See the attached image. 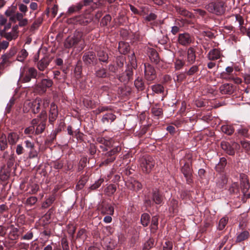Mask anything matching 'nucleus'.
<instances>
[{
  "mask_svg": "<svg viewBox=\"0 0 250 250\" xmlns=\"http://www.w3.org/2000/svg\"><path fill=\"white\" fill-rule=\"evenodd\" d=\"M24 16L25 15L22 13L17 12L14 16L11 17L10 20L15 21V19H16L19 21L22 20Z\"/></svg>",
  "mask_w": 250,
  "mask_h": 250,
  "instance_id": "obj_46",
  "label": "nucleus"
},
{
  "mask_svg": "<svg viewBox=\"0 0 250 250\" xmlns=\"http://www.w3.org/2000/svg\"><path fill=\"white\" fill-rule=\"evenodd\" d=\"M53 82L49 79H42L41 83L38 84V88L40 89L42 93H44L47 88L52 86Z\"/></svg>",
  "mask_w": 250,
  "mask_h": 250,
  "instance_id": "obj_14",
  "label": "nucleus"
},
{
  "mask_svg": "<svg viewBox=\"0 0 250 250\" xmlns=\"http://www.w3.org/2000/svg\"><path fill=\"white\" fill-rule=\"evenodd\" d=\"M8 142L11 145H15L19 139V135L15 132L10 133L7 137Z\"/></svg>",
  "mask_w": 250,
  "mask_h": 250,
  "instance_id": "obj_24",
  "label": "nucleus"
},
{
  "mask_svg": "<svg viewBox=\"0 0 250 250\" xmlns=\"http://www.w3.org/2000/svg\"><path fill=\"white\" fill-rule=\"evenodd\" d=\"M49 63V61L47 59L43 58L41 59L38 62L37 64L38 68L40 71H44L48 66Z\"/></svg>",
  "mask_w": 250,
  "mask_h": 250,
  "instance_id": "obj_23",
  "label": "nucleus"
},
{
  "mask_svg": "<svg viewBox=\"0 0 250 250\" xmlns=\"http://www.w3.org/2000/svg\"><path fill=\"white\" fill-rule=\"evenodd\" d=\"M227 183L226 177L223 175H220L216 182L217 186L221 188H222Z\"/></svg>",
  "mask_w": 250,
  "mask_h": 250,
  "instance_id": "obj_29",
  "label": "nucleus"
},
{
  "mask_svg": "<svg viewBox=\"0 0 250 250\" xmlns=\"http://www.w3.org/2000/svg\"><path fill=\"white\" fill-rule=\"evenodd\" d=\"M192 42V38L188 33L180 34L179 35L178 42L183 45L189 44Z\"/></svg>",
  "mask_w": 250,
  "mask_h": 250,
  "instance_id": "obj_13",
  "label": "nucleus"
},
{
  "mask_svg": "<svg viewBox=\"0 0 250 250\" xmlns=\"http://www.w3.org/2000/svg\"><path fill=\"white\" fill-rule=\"evenodd\" d=\"M38 153L37 151L35 149V147L30 150L28 154V157L30 159L36 158L38 156Z\"/></svg>",
  "mask_w": 250,
  "mask_h": 250,
  "instance_id": "obj_52",
  "label": "nucleus"
},
{
  "mask_svg": "<svg viewBox=\"0 0 250 250\" xmlns=\"http://www.w3.org/2000/svg\"><path fill=\"white\" fill-rule=\"evenodd\" d=\"M7 147V140L5 137L1 138L0 140V149L1 150H5Z\"/></svg>",
  "mask_w": 250,
  "mask_h": 250,
  "instance_id": "obj_47",
  "label": "nucleus"
},
{
  "mask_svg": "<svg viewBox=\"0 0 250 250\" xmlns=\"http://www.w3.org/2000/svg\"><path fill=\"white\" fill-rule=\"evenodd\" d=\"M62 246L63 250H69L68 242L65 239L62 240Z\"/></svg>",
  "mask_w": 250,
  "mask_h": 250,
  "instance_id": "obj_60",
  "label": "nucleus"
},
{
  "mask_svg": "<svg viewBox=\"0 0 250 250\" xmlns=\"http://www.w3.org/2000/svg\"><path fill=\"white\" fill-rule=\"evenodd\" d=\"M83 33L76 31L72 37H67L64 41V45L66 48H70L81 42L83 39Z\"/></svg>",
  "mask_w": 250,
  "mask_h": 250,
  "instance_id": "obj_5",
  "label": "nucleus"
},
{
  "mask_svg": "<svg viewBox=\"0 0 250 250\" xmlns=\"http://www.w3.org/2000/svg\"><path fill=\"white\" fill-rule=\"evenodd\" d=\"M149 215L148 214H143L141 219L142 224L145 227L147 226L149 222Z\"/></svg>",
  "mask_w": 250,
  "mask_h": 250,
  "instance_id": "obj_36",
  "label": "nucleus"
},
{
  "mask_svg": "<svg viewBox=\"0 0 250 250\" xmlns=\"http://www.w3.org/2000/svg\"><path fill=\"white\" fill-rule=\"evenodd\" d=\"M97 57L100 62L107 63L108 60L107 53L104 50H100L97 52Z\"/></svg>",
  "mask_w": 250,
  "mask_h": 250,
  "instance_id": "obj_22",
  "label": "nucleus"
},
{
  "mask_svg": "<svg viewBox=\"0 0 250 250\" xmlns=\"http://www.w3.org/2000/svg\"><path fill=\"white\" fill-rule=\"evenodd\" d=\"M42 102V100L40 98H38L33 101L25 102L24 104V107L28 106L31 108L32 112L33 113L36 114L40 111L41 104Z\"/></svg>",
  "mask_w": 250,
  "mask_h": 250,
  "instance_id": "obj_7",
  "label": "nucleus"
},
{
  "mask_svg": "<svg viewBox=\"0 0 250 250\" xmlns=\"http://www.w3.org/2000/svg\"><path fill=\"white\" fill-rule=\"evenodd\" d=\"M241 190L244 196L246 199L250 198V194L247 192L250 188V183L245 174H240Z\"/></svg>",
  "mask_w": 250,
  "mask_h": 250,
  "instance_id": "obj_8",
  "label": "nucleus"
},
{
  "mask_svg": "<svg viewBox=\"0 0 250 250\" xmlns=\"http://www.w3.org/2000/svg\"><path fill=\"white\" fill-rule=\"evenodd\" d=\"M241 144L243 148H245L247 150L250 149V143L248 142L243 141L241 142Z\"/></svg>",
  "mask_w": 250,
  "mask_h": 250,
  "instance_id": "obj_63",
  "label": "nucleus"
},
{
  "mask_svg": "<svg viewBox=\"0 0 250 250\" xmlns=\"http://www.w3.org/2000/svg\"><path fill=\"white\" fill-rule=\"evenodd\" d=\"M116 190V188L113 185H109L104 190L105 193L108 195L113 194Z\"/></svg>",
  "mask_w": 250,
  "mask_h": 250,
  "instance_id": "obj_40",
  "label": "nucleus"
},
{
  "mask_svg": "<svg viewBox=\"0 0 250 250\" xmlns=\"http://www.w3.org/2000/svg\"><path fill=\"white\" fill-rule=\"evenodd\" d=\"M222 148L226 152L230 155H233L235 154V148H237L239 145L236 143H233L232 145H230L229 143L226 142H222L221 144Z\"/></svg>",
  "mask_w": 250,
  "mask_h": 250,
  "instance_id": "obj_9",
  "label": "nucleus"
},
{
  "mask_svg": "<svg viewBox=\"0 0 250 250\" xmlns=\"http://www.w3.org/2000/svg\"><path fill=\"white\" fill-rule=\"evenodd\" d=\"M58 114L57 106L52 103L50 106L49 115V121L50 123H53L56 119Z\"/></svg>",
  "mask_w": 250,
  "mask_h": 250,
  "instance_id": "obj_15",
  "label": "nucleus"
},
{
  "mask_svg": "<svg viewBox=\"0 0 250 250\" xmlns=\"http://www.w3.org/2000/svg\"><path fill=\"white\" fill-rule=\"evenodd\" d=\"M154 240L153 239H149L144 244V250H149L154 246Z\"/></svg>",
  "mask_w": 250,
  "mask_h": 250,
  "instance_id": "obj_39",
  "label": "nucleus"
},
{
  "mask_svg": "<svg viewBox=\"0 0 250 250\" xmlns=\"http://www.w3.org/2000/svg\"><path fill=\"white\" fill-rule=\"evenodd\" d=\"M221 130L224 133L230 135L233 133L234 129L231 125H225L222 126Z\"/></svg>",
  "mask_w": 250,
  "mask_h": 250,
  "instance_id": "obj_27",
  "label": "nucleus"
},
{
  "mask_svg": "<svg viewBox=\"0 0 250 250\" xmlns=\"http://www.w3.org/2000/svg\"><path fill=\"white\" fill-rule=\"evenodd\" d=\"M221 77L222 79L226 80H231L232 78V76L231 75L229 74L228 73H226L224 72H223L221 73Z\"/></svg>",
  "mask_w": 250,
  "mask_h": 250,
  "instance_id": "obj_64",
  "label": "nucleus"
},
{
  "mask_svg": "<svg viewBox=\"0 0 250 250\" xmlns=\"http://www.w3.org/2000/svg\"><path fill=\"white\" fill-rule=\"evenodd\" d=\"M147 52L151 62L155 64H158L160 62V57L155 49L152 48H147Z\"/></svg>",
  "mask_w": 250,
  "mask_h": 250,
  "instance_id": "obj_11",
  "label": "nucleus"
},
{
  "mask_svg": "<svg viewBox=\"0 0 250 250\" xmlns=\"http://www.w3.org/2000/svg\"><path fill=\"white\" fill-rule=\"evenodd\" d=\"M125 61V58L123 56H120L117 59V64L118 67H122L123 66L124 62Z\"/></svg>",
  "mask_w": 250,
  "mask_h": 250,
  "instance_id": "obj_54",
  "label": "nucleus"
},
{
  "mask_svg": "<svg viewBox=\"0 0 250 250\" xmlns=\"http://www.w3.org/2000/svg\"><path fill=\"white\" fill-rule=\"evenodd\" d=\"M42 17L38 18L32 24L30 30L33 31L37 29L42 23Z\"/></svg>",
  "mask_w": 250,
  "mask_h": 250,
  "instance_id": "obj_31",
  "label": "nucleus"
},
{
  "mask_svg": "<svg viewBox=\"0 0 250 250\" xmlns=\"http://www.w3.org/2000/svg\"><path fill=\"white\" fill-rule=\"evenodd\" d=\"M19 9L21 13L24 14V15H26V13L27 12L28 8L26 5H24L22 3H20L18 5Z\"/></svg>",
  "mask_w": 250,
  "mask_h": 250,
  "instance_id": "obj_51",
  "label": "nucleus"
},
{
  "mask_svg": "<svg viewBox=\"0 0 250 250\" xmlns=\"http://www.w3.org/2000/svg\"><path fill=\"white\" fill-rule=\"evenodd\" d=\"M134 84L135 87L139 90H142L144 87V83L141 78H138L134 82Z\"/></svg>",
  "mask_w": 250,
  "mask_h": 250,
  "instance_id": "obj_37",
  "label": "nucleus"
},
{
  "mask_svg": "<svg viewBox=\"0 0 250 250\" xmlns=\"http://www.w3.org/2000/svg\"><path fill=\"white\" fill-rule=\"evenodd\" d=\"M220 90L223 94H230L233 91L232 86L228 83L221 85L220 87Z\"/></svg>",
  "mask_w": 250,
  "mask_h": 250,
  "instance_id": "obj_19",
  "label": "nucleus"
},
{
  "mask_svg": "<svg viewBox=\"0 0 250 250\" xmlns=\"http://www.w3.org/2000/svg\"><path fill=\"white\" fill-rule=\"evenodd\" d=\"M152 199L153 201L156 204H160L163 201L162 197L159 193V191L157 189L153 190L152 192Z\"/></svg>",
  "mask_w": 250,
  "mask_h": 250,
  "instance_id": "obj_25",
  "label": "nucleus"
},
{
  "mask_svg": "<svg viewBox=\"0 0 250 250\" xmlns=\"http://www.w3.org/2000/svg\"><path fill=\"white\" fill-rule=\"evenodd\" d=\"M172 243L170 241L166 242L163 246V250H171Z\"/></svg>",
  "mask_w": 250,
  "mask_h": 250,
  "instance_id": "obj_62",
  "label": "nucleus"
},
{
  "mask_svg": "<svg viewBox=\"0 0 250 250\" xmlns=\"http://www.w3.org/2000/svg\"><path fill=\"white\" fill-rule=\"evenodd\" d=\"M145 75L148 81H152L156 78L154 68L150 64L145 65Z\"/></svg>",
  "mask_w": 250,
  "mask_h": 250,
  "instance_id": "obj_10",
  "label": "nucleus"
},
{
  "mask_svg": "<svg viewBox=\"0 0 250 250\" xmlns=\"http://www.w3.org/2000/svg\"><path fill=\"white\" fill-rule=\"evenodd\" d=\"M102 231L106 235L108 236L113 232V229L110 226H105L103 227Z\"/></svg>",
  "mask_w": 250,
  "mask_h": 250,
  "instance_id": "obj_43",
  "label": "nucleus"
},
{
  "mask_svg": "<svg viewBox=\"0 0 250 250\" xmlns=\"http://www.w3.org/2000/svg\"><path fill=\"white\" fill-rule=\"evenodd\" d=\"M116 119V116L111 112L105 114L103 116L102 121L103 124L112 123Z\"/></svg>",
  "mask_w": 250,
  "mask_h": 250,
  "instance_id": "obj_20",
  "label": "nucleus"
},
{
  "mask_svg": "<svg viewBox=\"0 0 250 250\" xmlns=\"http://www.w3.org/2000/svg\"><path fill=\"white\" fill-rule=\"evenodd\" d=\"M196 59V55L194 49L190 47L188 51V61L190 63H193Z\"/></svg>",
  "mask_w": 250,
  "mask_h": 250,
  "instance_id": "obj_26",
  "label": "nucleus"
},
{
  "mask_svg": "<svg viewBox=\"0 0 250 250\" xmlns=\"http://www.w3.org/2000/svg\"><path fill=\"white\" fill-rule=\"evenodd\" d=\"M119 51L121 54H125L129 50V45L128 43L121 42L119 43Z\"/></svg>",
  "mask_w": 250,
  "mask_h": 250,
  "instance_id": "obj_21",
  "label": "nucleus"
},
{
  "mask_svg": "<svg viewBox=\"0 0 250 250\" xmlns=\"http://www.w3.org/2000/svg\"><path fill=\"white\" fill-rule=\"evenodd\" d=\"M152 91L156 94H160L164 92V88L161 84H155L151 86Z\"/></svg>",
  "mask_w": 250,
  "mask_h": 250,
  "instance_id": "obj_34",
  "label": "nucleus"
},
{
  "mask_svg": "<svg viewBox=\"0 0 250 250\" xmlns=\"http://www.w3.org/2000/svg\"><path fill=\"white\" fill-rule=\"evenodd\" d=\"M228 222V218L227 217H224L221 218L219 222L218 229L219 230H223L226 227Z\"/></svg>",
  "mask_w": 250,
  "mask_h": 250,
  "instance_id": "obj_38",
  "label": "nucleus"
},
{
  "mask_svg": "<svg viewBox=\"0 0 250 250\" xmlns=\"http://www.w3.org/2000/svg\"><path fill=\"white\" fill-rule=\"evenodd\" d=\"M101 213L103 215H112L114 214V209L113 207L110 204H104L101 209Z\"/></svg>",
  "mask_w": 250,
  "mask_h": 250,
  "instance_id": "obj_17",
  "label": "nucleus"
},
{
  "mask_svg": "<svg viewBox=\"0 0 250 250\" xmlns=\"http://www.w3.org/2000/svg\"><path fill=\"white\" fill-rule=\"evenodd\" d=\"M45 127V123L44 122L41 123L37 127L36 129V133L37 134H40L42 133Z\"/></svg>",
  "mask_w": 250,
  "mask_h": 250,
  "instance_id": "obj_44",
  "label": "nucleus"
},
{
  "mask_svg": "<svg viewBox=\"0 0 250 250\" xmlns=\"http://www.w3.org/2000/svg\"><path fill=\"white\" fill-rule=\"evenodd\" d=\"M39 187L37 184H34L31 186V190L29 193L30 194H36L39 190Z\"/></svg>",
  "mask_w": 250,
  "mask_h": 250,
  "instance_id": "obj_55",
  "label": "nucleus"
},
{
  "mask_svg": "<svg viewBox=\"0 0 250 250\" xmlns=\"http://www.w3.org/2000/svg\"><path fill=\"white\" fill-rule=\"evenodd\" d=\"M250 233L247 230H244L237 234L236 242L239 243L248 239Z\"/></svg>",
  "mask_w": 250,
  "mask_h": 250,
  "instance_id": "obj_18",
  "label": "nucleus"
},
{
  "mask_svg": "<svg viewBox=\"0 0 250 250\" xmlns=\"http://www.w3.org/2000/svg\"><path fill=\"white\" fill-rule=\"evenodd\" d=\"M191 158L190 155H187L180 161V164L182 166L181 171L186 178L187 182L188 184L192 182V170L190 167L191 165Z\"/></svg>",
  "mask_w": 250,
  "mask_h": 250,
  "instance_id": "obj_2",
  "label": "nucleus"
},
{
  "mask_svg": "<svg viewBox=\"0 0 250 250\" xmlns=\"http://www.w3.org/2000/svg\"><path fill=\"white\" fill-rule=\"evenodd\" d=\"M151 112L152 114L156 116H159L162 113V109L156 106L152 107Z\"/></svg>",
  "mask_w": 250,
  "mask_h": 250,
  "instance_id": "obj_50",
  "label": "nucleus"
},
{
  "mask_svg": "<svg viewBox=\"0 0 250 250\" xmlns=\"http://www.w3.org/2000/svg\"><path fill=\"white\" fill-rule=\"evenodd\" d=\"M205 8L208 12L221 16L225 13L226 5L223 0H213L207 4Z\"/></svg>",
  "mask_w": 250,
  "mask_h": 250,
  "instance_id": "obj_1",
  "label": "nucleus"
},
{
  "mask_svg": "<svg viewBox=\"0 0 250 250\" xmlns=\"http://www.w3.org/2000/svg\"><path fill=\"white\" fill-rule=\"evenodd\" d=\"M140 165L143 172L149 173L155 165V161L152 157L145 156L140 160Z\"/></svg>",
  "mask_w": 250,
  "mask_h": 250,
  "instance_id": "obj_4",
  "label": "nucleus"
},
{
  "mask_svg": "<svg viewBox=\"0 0 250 250\" xmlns=\"http://www.w3.org/2000/svg\"><path fill=\"white\" fill-rule=\"evenodd\" d=\"M28 53L25 49H22L18 54L17 59L19 61L22 62L27 57Z\"/></svg>",
  "mask_w": 250,
  "mask_h": 250,
  "instance_id": "obj_35",
  "label": "nucleus"
},
{
  "mask_svg": "<svg viewBox=\"0 0 250 250\" xmlns=\"http://www.w3.org/2000/svg\"><path fill=\"white\" fill-rule=\"evenodd\" d=\"M16 8L15 7H9L5 11V14L7 16H11L15 13Z\"/></svg>",
  "mask_w": 250,
  "mask_h": 250,
  "instance_id": "obj_57",
  "label": "nucleus"
},
{
  "mask_svg": "<svg viewBox=\"0 0 250 250\" xmlns=\"http://www.w3.org/2000/svg\"><path fill=\"white\" fill-rule=\"evenodd\" d=\"M95 75L98 78H106L108 74L106 69L102 67L96 71Z\"/></svg>",
  "mask_w": 250,
  "mask_h": 250,
  "instance_id": "obj_30",
  "label": "nucleus"
},
{
  "mask_svg": "<svg viewBox=\"0 0 250 250\" xmlns=\"http://www.w3.org/2000/svg\"><path fill=\"white\" fill-rule=\"evenodd\" d=\"M3 36L8 40L11 41L15 39L18 37V32L13 31L10 32L5 33Z\"/></svg>",
  "mask_w": 250,
  "mask_h": 250,
  "instance_id": "obj_32",
  "label": "nucleus"
},
{
  "mask_svg": "<svg viewBox=\"0 0 250 250\" xmlns=\"http://www.w3.org/2000/svg\"><path fill=\"white\" fill-rule=\"evenodd\" d=\"M121 150L120 146H116L112 149L107 151L104 154V160L101 164V165H107L113 162L116 159V156L119 152Z\"/></svg>",
  "mask_w": 250,
  "mask_h": 250,
  "instance_id": "obj_6",
  "label": "nucleus"
},
{
  "mask_svg": "<svg viewBox=\"0 0 250 250\" xmlns=\"http://www.w3.org/2000/svg\"><path fill=\"white\" fill-rule=\"evenodd\" d=\"M55 197L54 195H52L48 198L45 201V204L47 207L50 206L55 201Z\"/></svg>",
  "mask_w": 250,
  "mask_h": 250,
  "instance_id": "obj_56",
  "label": "nucleus"
},
{
  "mask_svg": "<svg viewBox=\"0 0 250 250\" xmlns=\"http://www.w3.org/2000/svg\"><path fill=\"white\" fill-rule=\"evenodd\" d=\"M23 151H24V148H23V147L22 146V145H21V144L18 145L17 146V147H16V153L18 155H20L22 154L23 153Z\"/></svg>",
  "mask_w": 250,
  "mask_h": 250,
  "instance_id": "obj_58",
  "label": "nucleus"
},
{
  "mask_svg": "<svg viewBox=\"0 0 250 250\" xmlns=\"http://www.w3.org/2000/svg\"><path fill=\"white\" fill-rule=\"evenodd\" d=\"M85 183H86V182H85V180H83V179L80 180L78 182V183L76 186V188L78 190L81 189L84 187Z\"/></svg>",
  "mask_w": 250,
  "mask_h": 250,
  "instance_id": "obj_61",
  "label": "nucleus"
},
{
  "mask_svg": "<svg viewBox=\"0 0 250 250\" xmlns=\"http://www.w3.org/2000/svg\"><path fill=\"white\" fill-rule=\"evenodd\" d=\"M83 59L84 63L86 64H89L96 62V56L93 52H88L85 53Z\"/></svg>",
  "mask_w": 250,
  "mask_h": 250,
  "instance_id": "obj_16",
  "label": "nucleus"
},
{
  "mask_svg": "<svg viewBox=\"0 0 250 250\" xmlns=\"http://www.w3.org/2000/svg\"><path fill=\"white\" fill-rule=\"evenodd\" d=\"M223 56L220 50L217 48H214L210 50L207 55L208 59L210 61H215L220 59Z\"/></svg>",
  "mask_w": 250,
  "mask_h": 250,
  "instance_id": "obj_12",
  "label": "nucleus"
},
{
  "mask_svg": "<svg viewBox=\"0 0 250 250\" xmlns=\"http://www.w3.org/2000/svg\"><path fill=\"white\" fill-rule=\"evenodd\" d=\"M185 63L183 59H178L176 60L175 63V68L177 70L180 69Z\"/></svg>",
  "mask_w": 250,
  "mask_h": 250,
  "instance_id": "obj_45",
  "label": "nucleus"
},
{
  "mask_svg": "<svg viewBox=\"0 0 250 250\" xmlns=\"http://www.w3.org/2000/svg\"><path fill=\"white\" fill-rule=\"evenodd\" d=\"M111 20V16L109 15H106L102 19L101 24L103 26L106 25Z\"/></svg>",
  "mask_w": 250,
  "mask_h": 250,
  "instance_id": "obj_48",
  "label": "nucleus"
},
{
  "mask_svg": "<svg viewBox=\"0 0 250 250\" xmlns=\"http://www.w3.org/2000/svg\"><path fill=\"white\" fill-rule=\"evenodd\" d=\"M42 75V73L38 75L37 70L34 67H24L21 70L19 81L21 83H28L31 79H36L37 76L40 77Z\"/></svg>",
  "mask_w": 250,
  "mask_h": 250,
  "instance_id": "obj_3",
  "label": "nucleus"
},
{
  "mask_svg": "<svg viewBox=\"0 0 250 250\" xmlns=\"http://www.w3.org/2000/svg\"><path fill=\"white\" fill-rule=\"evenodd\" d=\"M18 229L17 228H14L12 230H11L9 234V237L11 240H16L18 238Z\"/></svg>",
  "mask_w": 250,
  "mask_h": 250,
  "instance_id": "obj_42",
  "label": "nucleus"
},
{
  "mask_svg": "<svg viewBox=\"0 0 250 250\" xmlns=\"http://www.w3.org/2000/svg\"><path fill=\"white\" fill-rule=\"evenodd\" d=\"M24 144L25 145V147L29 149L30 150L35 147V145L34 143L29 140L25 141Z\"/></svg>",
  "mask_w": 250,
  "mask_h": 250,
  "instance_id": "obj_59",
  "label": "nucleus"
},
{
  "mask_svg": "<svg viewBox=\"0 0 250 250\" xmlns=\"http://www.w3.org/2000/svg\"><path fill=\"white\" fill-rule=\"evenodd\" d=\"M37 200L36 197L31 196L27 199L25 204L27 206H32L36 204Z\"/></svg>",
  "mask_w": 250,
  "mask_h": 250,
  "instance_id": "obj_41",
  "label": "nucleus"
},
{
  "mask_svg": "<svg viewBox=\"0 0 250 250\" xmlns=\"http://www.w3.org/2000/svg\"><path fill=\"white\" fill-rule=\"evenodd\" d=\"M229 191L230 193L237 194L239 191V188L238 183H233L229 187Z\"/></svg>",
  "mask_w": 250,
  "mask_h": 250,
  "instance_id": "obj_33",
  "label": "nucleus"
},
{
  "mask_svg": "<svg viewBox=\"0 0 250 250\" xmlns=\"http://www.w3.org/2000/svg\"><path fill=\"white\" fill-rule=\"evenodd\" d=\"M103 182H104V179H99V180L96 181L95 182V183L93 184L90 187V188L92 190H94V189H96L100 187V186L101 185V184L103 183Z\"/></svg>",
  "mask_w": 250,
  "mask_h": 250,
  "instance_id": "obj_49",
  "label": "nucleus"
},
{
  "mask_svg": "<svg viewBox=\"0 0 250 250\" xmlns=\"http://www.w3.org/2000/svg\"><path fill=\"white\" fill-rule=\"evenodd\" d=\"M198 70V67L197 65L192 66L188 71L187 74L188 75H192L196 73Z\"/></svg>",
  "mask_w": 250,
  "mask_h": 250,
  "instance_id": "obj_53",
  "label": "nucleus"
},
{
  "mask_svg": "<svg viewBox=\"0 0 250 250\" xmlns=\"http://www.w3.org/2000/svg\"><path fill=\"white\" fill-rule=\"evenodd\" d=\"M129 188L136 191H139L142 188V184L137 181L133 180L129 184Z\"/></svg>",
  "mask_w": 250,
  "mask_h": 250,
  "instance_id": "obj_28",
  "label": "nucleus"
}]
</instances>
